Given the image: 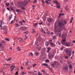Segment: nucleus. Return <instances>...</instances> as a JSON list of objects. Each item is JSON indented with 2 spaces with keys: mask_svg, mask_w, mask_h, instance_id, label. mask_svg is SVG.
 I'll return each instance as SVG.
<instances>
[{
  "mask_svg": "<svg viewBox=\"0 0 75 75\" xmlns=\"http://www.w3.org/2000/svg\"><path fill=\"white\" fill-rule=\"evenodd\" d=\"M17 51H21V49L19 48V49H18Z\"/></svg>",
  "mask_w": 75,
  "mask_h": 75,
  "instance_id": "63",
  "label": "nucleus"
},
{
  "mask_svg": "<svg viewBox=\"0 0 75 75\" xmlns=\"http://www.w3.org/2000/svg\"><path fill=\"white\" fill-rule=\"evenodd\" d=\"M68 58V56H66V57H65V58H66V59H67V58Z\"/></svg>",
  "mask_w": 75,
  "mask_h": 75,
  "instance_id": "58",
  "label": "nucleus"
},
{
  "mask_svg": "<svg viewBox=\"0 0 75 75\" xmlns=\"http://www.w3.org/2000/svg\"><path fill=\"white\" fill-rule=\"evenodd\" d=\"M68 66L66 67L63 68V71H64L65 72H66V71H67L68 69Z\"/></svg>",
  "mask_w": 75,
  "mask_h": 75,
  "instance_id": "12",
  "label": "nucleus"
},
{
  "mask_svg": "<svg viewBox=\"0 0 75 75\" xmlns=\"http://www.w3.org/2000/svg\"><path fill=\"white\" fill-rule=\"evenodd\" d=\"M14 69V68L13 67L11 68V72H12L13 70Z\"/></svg>",
  "mask_w": 75,
  "mask_h": 75,
  "instance_id": "35",
  "label": "nucleus"
},
{
  "mask_svg": "<svg viewBox=\"0 0 75 75\" xmlns=\"http://www.w3.org/2000/svg\"><path fill=\"white\" fill-rule=\"evenodd\" d=\"M56 58H57L58 59H59V57L58 56H56L55 57Z\"/></svg>",
  "mask_w": 75,
  "mask_h": 75,
  "instance_id": "43",
  "label": "nucleus"
},
{
  "mask_svg": "<svg viewBox=\"0 0 75 75\" xmlns=\"http://www.w3.org/2000/svg\"><path fill=\"white\" fill-rule=\"evenodd\" d=\"M56 7H57V8H60V6H59V5H57L56 6Z\"/></svg>",
  "mask_w": 75,
  "mask_h": 75,
  "instance_id": "29",
  "label": "nucleus"
},
{
  "mask_svg": "<svg viewBox=\"0 0 75 75\" xmlns=\"http://www.w3.org/2000/svg\"><path fill=\"white\" fill-rule=\"evenodd\" d=\"M68 66L69 68V69H72V68H73V67H72V65L71 64H69Z\"/></svg>",
  "mask_w": 75,
  "mask_h": 75,
  "instance_id": "13",
  "label": "nucleus"
},
{
  "mask_svg": "<svg viewBox=\"0 0 75 75\" xmlns=\"http://www.w3.org/2000/svg\"><path fill=\"white\" fill-rule=\"evenodd\" d=\"M3 29L5 31L7 30V28L5 25L3 26Z\"/></svg>",
  "mask_w": 75,
  "mask_h": 75,
  "instance_id": "22",
  "label": "nucleus"
},
{
  "mask_svg": "<svg viewBox=\"0 0 75 75\" xmlns=\"http://www.w3.org/2000/svg\"><path fill=\"white\" fill-rule=\"evenodd\" d=\"M10 8L12 10H13V11H15V10H14V8H13V7L12 6H11L10 7Z\"/></svg>",
  "mask_w": 75,
  "mask_h": 75,
  "instance_id": "21",
  "label": "nucleus"
},
{
  "mask_svg": "<svg viewBox=\"0 0 75 75\" xmlns=\"http://www.w3.org/2000/svg\"><path fill=\"white\" fill-rule=\"evenodd\" d=\"M45 2L46 3H47V4H48V1L47 0H46Z\"/></svg>",
  "mask_w": 75,
  "mask_h": 75,
  "instance_id": "59",
  "label": "nucleus"
},
{
  "mask_svg": "<svg viewBox=\"0 0 75 75\" xmlns=\"http://www.w3.org/2000/svg\"><path fill=\"white\" fill-rule=\"evenodd\" d=\"M0 47H2V48L4 47V46L3 45H2L1 44V43H0Z\"/></svg>",
  "mask_w": 75,
  "mask_h": 75,
  "instance_id": "26",
  "label": "nucleus"
},
{
  "mask_svg": "<svg viewBox=\"0 0 75 75\" xmlns=\"http://www.w3.org/2000/svg\"><path fill=\"white\" fill-rule=\"evenodd\" d=\"M24 33H25L26 34H28V31H26V32H24Z\"/></svg>",
  "mask_w": 75,
  "mask_h": 75,
  "instance_id": "33",
  "label": "nucleus"
},
{
  "mask_svg": "<svg viewBox=\"0 0 75 75\" xmlns=\"http://www.w3.org/2000/svg\"><path fill=\"white\" fill-rule=\"evenodd\" d=\"M50 44L51 46V47H55L56 46V45L55 44L53 43V42H51L50 43Z\"/></svg>",
  "mask_w": 75,
  "mask_h": 75,
  "instance_id": "14",
  "label": "nucleus"
},
{
  "mask_svg": "<svg viewBox=\"0 0 75 75\" xmlns=\"http://www.w3.org/2000/svg\"><path fill=\"white\" fill-rule=\"evenodd\" d=\"M49 44H50V42H46L45 43V45L47 47H48L49 45Z\"/></svg>",
  "mask_w": 75,
  "mask_h": 75,
  "instance_id": "19",
  "label": "nucleus"
},
{
  "mask_svg": "<svg viewBox=\"0 0 75 75\" xmlns=\"http://www.w3.org/2000/svg\"><path fill=\"white\" fill-rule=\"evenodd\" d=\"M63 38V40L62 42V43L63 45H65L66 42V39H67V35L66 34H63L62 35Z\"/></svg>",
  "mask_w": 75,
  "mask_h": 75,
  "instance_id": "3",
  "label": "nucleus"
},
{
  "mask_svg": "<svg viewBox=\"0 0 75 75\" xmlns=\"http://www.w3.org/2000/svg\"><path fill=\"white\" fill-rule=\"evenodd\" d=\"M66 47H69L71 45V43L70 42H66L65 44Z\"/></svg>",
  "mask_w": 75,
  "mask_h": 75,
  "instance_id": "15",
  "label": "nucleus"
},
{
  "mask_svg": "<svg viewBox=\"0 0 75 75\" xmlns=\"http://www.w3.org/2000/svg\"><path fill=\"white\" fill-rule=\"evenodd\" d=\"M57 42L59 44V45H60L61 44V43L59 42V41H57Z\"/></svg>",
  "mask_w": 75,
  "mask_h": 75,
  "instance_id": "48",
  "label": "nucleus"
},
{
  "mask_svg": "<svg viewBox=\"0 0 75 75\" xmlns=\"http://www.w3.org/2000/svg\"><path fill=\"white\" fill-rule=\"evenodd\" d=\"M12 59H11V58L10 57L8 59L6 60L7 61H11V60Z\"/></svg>",
  "mask_w": 75,
  "mask_h": 75,
  "instance_id": "25",
  "label": "nucleus"
},
{
  "mask_svg": "<svg viewBox=\"0 0 75 75\" xmlns=\"http://www.w3.org/2000/svg\"><path fill=\"white\" fill-rule=\"evenodd\" d=\"M28 3V2L27 1H24L23 2H19L18 3V5L20 7H21V10H25V7L27 6V4Z\"/></svg>",
  "mask_w": 75,
  "mask_h": 75,
  "instance_id": "2",
  "label": "nucleus"
},
{
  "mask_svg": "<svg viewBox=\"0 0 75 75\" xmlns=\"http://www.w3.org/2000/svg\"><path fill=\"white\" fill-rule=\"evenodd\" d=\"M49 62H50V61L49 60H46L45 61L46 63H48Z\"/></svg>",
  "mask_w": 75,
  "mask_h": 75,
  "instance_id": "38",
  "label": "nucleus"
},
{
  "mask_svg": "<svg viewBox=\"0 0 75 75\" xmlns=\"http://www.w3.org/2000/svg\"><path fill=\"white\" fill-rule=\"evenodd\" d=\"M65 9L66 10H69V7H68V6H67L66 7Z\"/></svg>",
  "mask_w": 75,
  "mask_h": 75,
  "instance_id": "30",
  "label": "nucleus"
},
{
  "mask_svg": "<svg viewBox=\"0 0 75 75\" xmlns=\"http://www.w3.org/2000/svg\"><path fill=\"white\" fill-rule=\"evenodd\" d=\"M19 23H20V24H21V25H23V22L21 21L19 22Z\"/></svg>",
  "mask_w": 75,
  "mask_h": 75,
  "instance_id": "34",
  "label": "nucleus"
},
{
  "mask_svg": "<svg viewBox=\"0 0 75 75\" xmlns=\"http://www.w3.org/2000/svg\"><path fill=\"white\" fill-rule=\"evenodd\" d=\"M41 49V47H39V48H38V50H40Z\"/></svg>",
  "mask_w": 75,
  "mask_h": 75,
  "instance_id": "51",
  "label": "nucleus"
},
{
  "mask_svg": "<svg viewBox=\"0 0 75 75\" xmlns=\"http://www.w3.org/2000/svg\"><path fill=\"white\" fill-rule=\"evenodd\" d=\"M42 72L44 73L45 74H47V73L45 71H44V70H42Z\"/></svg>",
  "mask_w": 75,
  "mask_h": 75,
  "instance_id": "32",
  "label": "nucleus"
},
{
  "mask_svg": "<svg viewBox=\"0 0 75 75\" xmlns=\"http://www.w3.org/2000/svg\"><path fill=\"white\" fill-rule=\"evenodd\" d=\"M60 62L61 63V64H63V61L62 60H61L60 61Z\"/></svg>",
  "mask_w": 75,
  "mask_h": 75,
  "instance_id": "49",
  "label": "nucleus"
},
{
  "mask_svg": "<svg viewBox=\"0 0 75 75\" xmlns=\"http://www.w3.org/2000/svg\"><path fill=\"white\" fill-rule=\"evenodd\" d=\"M4 65H10V64H4Z\"/></svg>",
  "mask_w": 75,
  "mask_h": 75,
  "instance_id": "61",
  "label": "nucleus"
},
{
  "mask_svg": "<svg viewBox=\"0 0 75 75\" xmlns=\"http://www.w3.org/2000/svg\"><path fill=\"white\" fill-rule=\"evenodd\" d=\"M28 73L29 74H32L33 73H34V72L33 71H28Z\"/></svg>",
  "mask_w": 75,
  "mask_h": 75,
  "instance_id": "28",
  "label": "nucleus"
},
{
  "mask_svg": "<svg viewBox=\"0 0 75 75\" xmlns=\"http://www.w3.org/2000/svg\"><path fill=\"white\" fill-rule=\"evenodd\" d=\"M61 50H64V47H61Z\"/></svg>",
  "mask_w": 75,
  "mask_h": 75,
  "instance_id": "56",
  "label": "nucleus"
},
{
  "mask_svg": "<svg viewBox=\"0 0 75 75\" xmlns=\"http://www.w3.org/2000/svg\"><path fill=\"white\" fill-rule=\"evenodd\" d=\"M24 74H25H25H26V73L24 72H23L22 73V75H24Z\"/></svg>",
  "mask_w": 75,
  "mask_h": 75,
  "instance_id": "44",
  "label": "nucleus"
},
{
  "mask_svg": "<svg viewBox=\"0 0 75 75\" xmlns=\"http://www.w3.org/2000/svg\"><path fill=\"white\" fill-rule=\"evenodd\" d=\"M47 34H48V35H49V34H50V32L48 31L47 32Z\"/></svg>",
  "mask_w": 75,
  "mask_h": 75,
  "instance_id": "57",
  "label": "nucleus"
},
{
  "mask_svg": "<svg viewBox=\"0 0 75 75\" xmlns=\"http://www.w3.org/2000/svg\"><path fill=\"white\" fill-rule=\"evenodd\" d=\"M47 57V54H43L42 56L41 57V59L42 60H43L44 58H45V57Z\"/></svg>",
  "mask_w": 75,
  "mask_h": 75,
  "instance_id": "9",
  "label": "nucleus"
},
{
  "mask_svg": "<svg viewBox=\"0 0 75 75\" xmlns=\"http://www.w3.org/2000/svg\"><path fill=\"white\" fill-rule=\"evenodd\" d=\"M47 21H48V22H51V21H52L53 20L52 18H47Z\"/></svg>",
  "mask_w": 75,
  "mask_h": 75,
  "instance_id": "16",
  "label": "nucleus"
},
{
  "mask_svg": "<svg viewBox=\"0 0 75 75\" xmlns=\"http://www.w3.org/2000/svg\"><path fill=\"white\" fill-rule=\"evenodd\" d=\"M32 33H35V31L33 30V31H32L31 32Z\"/></svg>",
  "mask_w": 75,
  "mask_h": 75,
  "instance_id": "52",
  "label": "nucleus"
},
{
  "mask_svg": "<svg viewBox=\"0 0 75 75\" xmlns=\"http://www.w3.org/2000/svg\"><path fill=\"white\" fill-rule=\"evenodd\" d=\"M2 43H3L4 45H6V42L4 40H2Z\"/></svg>",
  "mask_w": 75,
  "mask_h": 75,
  "instance_id": "31",
  "label": "nucleus"
},
{
  "mask_svg": "<svg viewBox=\"0 0 75 75\" xmlns=\"http://www.w3.org/2000/svg\"><path fill=\"white\" fill-rule=\"evenodd\" d=\"M51 34L52 35H53V34H54V33L52 32Z\"/></svg>",
  "mask_w": 75,
  "mask_h": 75,
  "instance_id": "64",
  "label": "nucleus"
},
{
  "mask_svg": "<svg viewBox=\"0 0 75 75\" xmlns=\"http://www.w3.org/2000/svg\"><path fill=\"white\" fill-rule=\"evenodd\" d=\"M25 36L26 37V38L25 39V40H26V39H27V38H28V37L27 36V35H25Z\"/></svg>",
  "mask_w": 75,
  "mask_h": 75,
  "instance_id": "46",
  "label": "nucleus"
},
{
  "mask_svg": "<svg viewBox=\"0 0 75 75\" xmlns=\"http://www.w3.org/2000/svg\"><path fill=\"white\" fill-rule=\"evenodd\" d=\"M43 65L44 66H46V67H48V64H47L46 63H43Z\"/></svg>",
  "mask_w": 75,
  "mask_h": 75,
  "instance_id": "27",
  "label": "nucleus"
},
{
  "mask_svg": "<svg viewBox=\"0 0 75 75\" xmlns=\"http://www.w3.org/2000/svg\"><path fill=\"white\" fill-rule=\"evenodd\" d=\"M39 54V53L38 52L35 53V55H37V56H38Z\"/></svg>",
  "mask_w": 75,
  "mask_h": 75,
  "instance_id": "37",
  "label": "nucleus"
},
{
  "mask_svg": "<svg viewBox=\"0 0 75 75\" xmlns=\"http://www.w3.org/2000/svg\"><path fill=\"white\" fill-rule=\"evenodd\" d=\"M54 3H56V4L57 5H59V2H58L57 1H54Z\"/></svg>",
  "mask_w": 75,
  "mask_h": 75,
  "instance_id": "23",
  "label": "nucleus"
},
{
  "mask_svg": "<svg viewBox=\"0 0 75 75\" xmlns=\"http://www.w3.org/2000/svg\"><path fill=\"white\" fill-rule=\"evenodd\" d=\"M11 18H12V16L11 15L10 16L9 18H10V19H11Z\"/></svg>",
  "mask_w": 75,
  "mask_h": 75,
  "instance_id": "54",
  "label": "nucleus"
},
{
  "mask_svg": "<svg viewBox=\"0 0 75 75\" xmlns=\"http://www.w3.org/2000/svg\"><path fill=\"white\" fill-rule=\"evenodd\" d=\"M65 51L66 54H69L72 52V51L69 50L68 49H67L65 50Z\"/></svg>",
  "mask_w": 75,
  "mask_h": 75,
  "instance_id": "6",
  "label": "nucleus"
},
{
  "mask_svg": "<svg viewBox=\"0 0 75 75\" xmlns=\"http://www.w3.org/2000/svg\"><path fill=\"white\" fill-rule=\"evenodd\" d=\"M61 16H62V14L60 13L59 14V16L58 18L60 17H61Z\"/></svg>",
  "mask_w": 75,
  "mask_h": 75,
  "instance_id": "47",
  "label": "nucleus"
},
{
  "mask_svg": "<svg viewBox=\"0 0 75 75\" xmlns=\"http://www.w3.org/2000/svg\"><path fill=\"white\" fill-rule=\"evenodd\" d=\"M48 57L49 58H54V53L52 52H50L48 54Z\"/></svg>",
  "mask_w": 75,
  "mask_h": 75,
  "instance_id": "5",
  "label": "nucleus"
},
{
  "mask_svg": "<svg viewBox=\"0 0 75 75\" xmlns=\"http://www.w3.org/2000/svg\"><path fill=\"white\" fill-rule=\"evenodd\" d=\"M47 51L46 52H47V53H49V52H50V51L51 50V47H47Z\"/></svg>",
  "mask_w": 75,
  "mask_h": 75,
  "instance_id": "17",
  "label": "nucleus"
},
{
  "mask_svg": "<svg viewBox=\"0 0 75 75\" xmlns=\"http://www.w3.org/2000/svg\"><path fill=\"white\" fill-rule=\"evenodd\" d=\"M37 0H35V1H34L33 3H37Z\"/></svg>",
  "mask_w": 75,
  "mask_h": 75,
  "instance_id": "42",
  "label": "nucleus"
},
{
  "mask_svg": "<svg viewBox=\"0 0 75 75\" xmlns=\"http://www.w3.org/2000/svg\"><path fill=\"white\" fill-rule=\"evenodd\" d=\"M52 66L54 68H57L58 67V64L57 61H54L52 64Z\"/></svg>",
  "mask_w": 75,
  "mask_h": 75,
  "instance_id": "4",
  "label": "nucleus"
},
{
  "mask_svg": "<svg viewBox=\"0 0 75 75\" xmlns=\"http://www.w3.org/2000/svg\"><path fill=\"white\" fill-rule=\"evenodd\" d=\"M22 21L23 22V23H26V21H25L24 20H23Z\"/></svg>",
  "mask_w": 75,
  "mask_h": 75,
  "instance_id": "53",
  "label": "nucleus"
},
{
  "mask_svg": "<svg viewBox=\"0 0 75 75\" xmlns=\"http://www.w3.org/2000/svg\"><path fill=\"white\" fill-rule=\"evenodd\" d=\"M58 24H59L58 26H57V22H56L55 23L54 27V33H58V32H60V31H62L64 29V30H66L65 27L63 28L62 27L65 25L64 24H67V21L61 20H60V22H58ZM58 26H59L60 27V30L58 29Z\"/></svg>",
  "mask_w": 75,
  "mask_h": 75,
  "instance_id": "1",
  "label": "nucleus"
},
{
  "mask_svg": "<svg viewBox=\"0 0 75 75\" xmlns=\"http://www.w3.org/2000/svg\"><path fill=\"white\" fill-rule=\"evenodd\" d=\"M5 40H6V41H9V39L8 38H7L5 39Z\"/></svg>",
  "mask_w": 75,
  "mask_h": 75,
  "instance_id": "45",
  "label": "nucleus"
},
{
  "mask_svg": "<svg viewBox=\"0 0 75 75\" xmlns=\"http://www.w3.org/2000/svg\"><path fill=\"white\" fill-rule=\"evenodd\" d=\"M19 42L20 43H23V38H18Z\"/></svg>",
  "mask_w": 75,
  "mask_h": 75,
  "instance_id": "11",
  "label": "nucleus"
},
{
  "mask_svg": "<svg viewBox=\"0 0 75 75\" xmlns=\"http://www.w3.org/2000/svg\"><path fill=\"white\" fill-rule=\"evenodd\" d=\"M42 1L43 4H44L45 3V2H44V0H42Z\"/></svg>",
  "mask_w": 75,
  "mask_h": 75,
  "instance_id": "36",
  "label": "nucleus"
},
{
  "mask_svg": "<svg viewBox=\"0 0 75 75\" xmlns=\"http://www.w3.org/2000/svg\"><path fill=\"white\" fill-rule=\"evenodd\" d=\"M4 24V22H3V21L1 20L0 21V27L1 28H3V27H2V25H3Z\"/></svg>",
  "mask_w": 75,
  "mask_h": 75,
  "instance_id": "8",
  "label": "nucleus"
},
{
  "mask_svg": "<svg viewBox=\"0 0 75 75\" xmlns=\"http://www.w3.org/2000/svg\"><path fill=\"white\" fill-rule=\"evenodd\" d=\"M61 33H60L59 34V37H61Z\"/></svg>",
  "mask_w": 75,
  "mask_h": 75,
  "instance_id": "55",
  "label": "nucleus"
},
{
  "mask_svg": "<svg viewBox=\"0 0 75 75\" xmlns=\"http://www.w3.org/2000/svg\"><path fill=\"white\" fill-rule=\"evenodd\" d=\"M34 25H35V26H37V25H38V23H34L33 24Z\"/></svg>",
  "mask_w": 75,
  "mask_h": 75,
  "instance_id": "39",
  "label": "nucleus"
},
{
  "mask_svg": "<svg viewBox=\"0 0 75 75\" xmlns=\"http://www.w3.org/2000/svg\"><path fill=\"white\" fill-rule=\"evenodd\" d=\"M20 26V25L18 23H15V27H18Z\"/></svg>",
  "mask_w": 75,
  "mask_h": 75,
  "instance_id": "20",
  "label": "nucleus"
},
{
  "mask_svg": "<svg viewBox=\"0 0 75 75\" xmlns=\"http://www.w3.org/2000/svg\"><path fill=\"white\" fill-rule=\"evenodd\" d=\"M46 31H48V28H46Z\"/></svg>",
  "mask_w": 75,
  "mask_h": 75,
  "instance_id": "62",
  "label": "nucleus"
},
{
  "mask_svg": "<svg viewBox=\"0 0 75 75\" xmlns=\"http://www.w3.org/2000/svg\"><path fill=\"white\" fill-rule=\"evenodd\" d=\"M36 65H37V64H33V67H35V66H36Z\"/></svg>",
  "mask_w": 75,
  "mask_h": 75,
  "instance_id": "50",
  "label": "nucleus"
},
{
  "mask_svg": "<svg viewBox=\"0 0 75 75\" xmlns=\"http://www.w3.org/2000/svg\"><path fill=\"white\" fill-rule=\"evenodd\" d=\"M19 11H20V10H19V9H17L16 10V12H19Z\"/></svg>",
  "mask_w": 75,
  "mask_h": 75,
  "instance_id": "60",
  "label": "nucleus"
},
{
  "mask_svg": "<svg viewBox=\"0 0 75 75\" xmlns=\"http://www.w3.org/2000/svg\"><path fill=\"white\" fill-rule=\"evenodd\" d=\"M41 31L42 33H43L44 34H45V33H46L45 31L44 30H43V29L42 28L41 29Z\"/></svg>",
  "mask_w": 75,
  "mask_h": 75,
  "instance_id": "18",
  "label": "nucleus"
},
{
  "mask_svg": "<svg viewBox=\"0 0 75 75\" xmlns=\"http://www.w3.org/2000/svg\"><path fill=\"white\" fill-rule=\"evenodd\" d=\"M46 51V49L45 48H44L42 50V52H41V54H47L45 53V52Z\"/></svg>",
  "mask_w": 75,
  "mask_h": 75,
  "instance_id": "7",
  "label": "nucleus"
},
{
  "mask_svg": "<svg viewBox=\"0 0 75 75\" xmlns=\"http://www.w3.org/2000/svg\"><path fill=\"white\" fill-rule=\"evenodd\" d=\"M21 29L22 30V31H25V30L27 29V28H26L25 27H20Z\"/></svg>",
  "mask_w": 75,
  "mask_h": 75,
  "instance_id": "10",
  "label": "nucleus"
},
{
  "mask_svg": "<svg viewBox=\"0 0 75 75\" xmlns=\"http://www.w3.org/2000/svg\"><path fill=\"white\" fill-rule=\"evenodd\" d=\"M3 32H4V33L5 34H7V32H6V31H5L4 32V30H3Z\"/></svg>",
  "mask_w": 75,
  "mask_h": 75,
  "instance_id": "41",
  "label": "nucleus"
},
{
  "mask_svg": "<svg viewBox=\"0 0 75 75\" xmlns=\"http://www.w3.org/2000/svg\"><path fill=\"white\" fill-rule=\"evenodd\" d=\"M56 37H57V35H55L52 38V39L53 40H55V38H56Z\"/></svg>",
  "mask_w": 75,
  "mask_h": 75,
  "instance_id": "24",
  "label": "nucleus"
},
{
  "mask_svg": "<svg viewBox=\"0 0 75 75\" xmlns=\"http://www.w3.org/2000/svg\"><path fill=\"white\" fill-rule=\"evenodd\" d=\"M6 4L7 6H9V4H10V3H6Z\"/></svg>",
  "mask_w": 75,
  "mask_h": 75,
  "instance_id": "40",
  "label": "nucleus"
}]
</instances>
